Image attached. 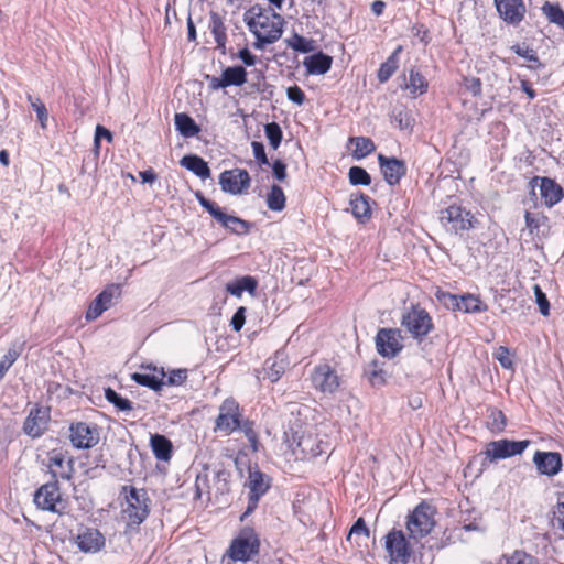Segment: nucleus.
Returning <instances> with one entry per match:
<instances>
[{"mask_svg":"<svg viewBox=\"0 0 564 564\" xmlns=\"http://www.w3.org/2000/svg\"><path fill=\"white\" fill-rule=\"evenodd\" d=\"M214 433L225 436L231 435L236 431H241L247 437L250 449L257 453L260 447L259 434L254 429V422L243 419V412L238 401L232 398H226L218 408V414L215 417Z\"/></svg>","mask_w":564,"mask_h":564,"instance_id":"nucleus-1","label":"nucleus"},{"mask_svg":"<svg viewBox=\"0 0 564 564\" xmlns=\"http://www.w3.org/2000/svg\"><path fill=\"white\" fill-rule=\"evenodd\" d=\"M249 31L256 36L254 47L263 48L265 44L276 42L282 33L284 19L273 9L253 6L245 13Z\"/></svg>","mask_w":564,"mask_h":564,"instance_id":"nucleus-2","label":"nucleus"},{"mask_svg":"<svg viewBox=\"0 0 564 564\" xmlns=\"http://www.w3.org/2000/svg\"><path fill=\"white\" fill-rule=\"evenodd\" d=\"M120 496L123 497L126 507L121 511L122 520L127 528L134 530L150 514V499L145 489H138L133 486L124 485L121 487Z\"/></svg>","mask_w":564,"mask_h":564,"instance_id":"nucleus-3","label":"nucleus"},{"mask_svg":"<svg viewBox=\"0 0 564 564\" xmlns=\"http://www.w3.org/2000/svg\"><path fill=\"white\" fill-rule=\"evenodd\" d=\"M310 387L322 397H334L343 388L344 379L337 369L323 360L315 365L307 377Z\"/></svg>","mask_w":564,"mask_h":564,"instance_id":"nucleus-4","label":"nucleus"},{"mask_svg":"<svg viewBox=\"0 0 564 564\" xmlns=\"http://www.w3.org/2000/svg\"><path fill=\"white\" fill-rule=\"evenodd\" d=\"M401 326L417 343H422L435 328L433 317L420 304H412L402 314Z\"/></svg>","mask_w":564,"mask_h":564,"instance_id":"nucleus-5","label":"nucleus"},{"mask_svg":"<svg viewBox=\"0 0 564 564\" xmlns=\"http://www.w3.org/2000/svg\"><path fill=\"white\" fill-rule=\"evenodd\" d=\"M437 511L434 506L423 500L408 516L405 528L410 538L414 541L427 536L436 524L435 516Z\"/></svg>","mask_w":564,"mask_h":564,"instance_id":"nucleus-6","label":"nucleus"},{"mask_svg":"<svg viewBox=\"0 0 564 564\" xmlns=\"http://www.w3.org/2000/svg\"><path fill=\"white\" fill-rule=\"evenodd\" d=\"M260 546L259 534L252 527L246 525L231 540L225 555L234 562H248L259 554Z\"/></svg>","mask_w":564,"mask_h":564,"instance_id":"nucleus-7","label":"nucleus"},{"mask_svg":"<svg viewBox=\"0 0 564 564\" xmlns=\"http://www.w3.org/2000/svg\"><path fill=\"white\" fill-rule=\"evenodd\" d=\"M388 564H408L414 553L411 538L403 530L392 528L383 536Z\"/></svg>","mask_w":564,"mask_h":564,"instance_id":"nucleus-8","label":"nucleus"},{"mask_svg":"<svg viewBox=\"0 0 564 564\" xmlns=\"http://www.w3.org/2000/svg\"><path fill=\"white\" fill-rule=\"evenodd\" d=\"M36 508L59 516L68 512V499L63 496L57 481H50L39 487L33 496Z\"/></svg>","mask_w":564,"mask_h":564,"instance_id":"nucleus-9","label":"nucleus"},{"mask_svg":"<svg viewBox=\"0 0 564 564\" xmlns=\"http://www.w3.org/2000/svg\"><path fill=\"white\" fill-rule=\"evenodd\" d=\"M440 221L442 226L456 235L469 231L478 224L475 215L457 204H452L440 213Z\"/></svg>","mask_w":564,"mask_h":564,"instance_id":"nucleus-10","label":"nucleus"},{"mask_svg":"<svg viewBox=\"0 0 564 564\" xmlns=\"http://www.w3.org/2000/svg\"><path fill=\"white\" fill-rule=\"evenodd\" d=\"M290 448L296 460H308L315 458L325 452V444L318 435L312 432L294 433L290 443Z\"/></svg>","mask_w":564,"mask_h":564,"instance_id":"nucleus-11","label":"nucleus"},{"mask_svg":"<svg viewBox=\"0 0 564 564\" xmlns=\"http://www.w3.org/2000/svg\"><path fill=\"white\" fill-rule=\"evenodd\" d=\"M195 197L200 206L205 208L224 228L238 235L248 232L249 225L246 220L232 215H227L217 205V203L207 199L200 191L195 193Z\"/></svg>","mask_w":564,"mask_h":564,"instance_id":"nucleus-12","label":"nucleus"},{"mask_svg":"<svg viewBox=\"0 0 564 564\" xmlns=\"http://www.w3.org/2000/svg\"><path fill=\"white\" fill-rule=\"evenodd\" d=\"M46 467L53 481L70 480L75 474L74 457L67 449L53 448L47 453Z\"/></svg>","mask_w":564,"mask_h":564,"instance_id":"nucleus-13","label":"nucleus"},{"mask_svg":"<svg viewBox=\"0 0 564 564\" xmlns=\"http://www.w3.org/2000/svg\"><path fill=\"white\" fill-rule=\"evenodd\" d=\"M50 422L51 408L42 403H34L23 422V433L31 438H39L48 430Z\"/></svg>","mask_w":564,"mask_h":564,"instance_id":"nucleus-14","label":"nucleus"},{"mask_svg":"<svg viewBox=\"0 0 564 564\" xmlns=\"http://www.w3.org/2000/svg\"><path fill=\"white\" fill-rule=\"evenodd\" d=\"M69 441L77 449H89L100 441V427L97 424L78 421L69 425Z\"/></svg>","mask_w":564,"mask_h":564,"instance_id":"nucleus-15","label":"nucleus"},{"mask_svg":"<svg viewBox=\"0 0 564 564\" xmlns=\"http://www.w3.org/2000/svg\"><path fill=\"white\" fill-rule=\"evenodd\" d=\"M530 444V440L511 441L503 438L499 441H491L486 445L484 455L489 462L505 459L522 454Z\"/></svg>","mask_w":564,"mask_h":564,"instance_id":"nucleus-16","label":"nucleus"},{"mask_svg":"<svg viewBox=\"0 0 564 564\" xmlns=\"http://www.w3.org/2000/svg\"><path fill=\"white\" fill-rule=\"evenodd\" d=\"M376 349L384 358H394L402 349V335L398 328H380L375 337Z\"/></svg>","mask_w":564,"mask_h":564,"instance_id":"nucleus-17","label":"nucleus"},{"mask_svg":"<svg viewBox=\"0 0 564 564\" xmlns=\"http://www.w3.org/2000/svg\"><path fill=\"white\" fill-rule=\"evenodd\" d=\"M532 191L539 186L543 204L551 208L564 198V188L553 178L546 176H533L529 182Z\"/></svg>","mask_w":564,"mask_h":564,"instance_id":"nucleus-18","label":"nucleus"},{"mask_svg":"<svg viewBox=\"0 0 564 564\" xmlns=\"http://www.w3.org/2000/svg\"><path fill=\"white\" fill-rule=\"evenodd\" d=\"M251 184L248 171L242 169L226 170L219 175V185L225 193L239 195L246 192Z\"/></svg>","mask_w":564,"mask_h":564,"instance_id":"nucleus-19","label":"nucleus"},{"mask_svg":"<svg viewBox=\"0 0 564 564\" xmlns=\"http://www.w3.org/2000/svg\"><path fill=\"white\" fill-rule=\"evenodd\" d=\"M499 18L507 24L517 26L525 18L527 8L523 0H494Z\"/></svg>","mask_w":564,"mask_h":564,"instance_id":"nucleus-20","label":"nucleus"},{"mask_svg":"<svg viewBox=\"0 0 564 564\" xmlns=\"http://www.w3.org/2000/svg\"><path fill=\"white\" fill-rule=\"evenodd\" d=\"M380 171L384 181L391 185H398L403 176L406 174V164L403 160L397 158H388L383 154L378 155Z\"/></svg>","mask_w":564,"mask_h":564,"instance_id":"nucleus-21","label":"nucleus"},{"mask_svg":"<svg viewBox=\"0 0 564 564\" xmlns=\"http://www.w3.org/2000/svg\"><path fill=\"white\" fill-rule=\"evenodd\" d=\"M533 463L539 474L553 477L562 470L563 460L557 452L536 451L533 455Z\"/></svg>","mask_w":564,"mask_h":564,"instance_id":"nucleus-22","label":"nucleus"},{"mask_svg":"<svg viewBox=\"0 0 564 564\" xmlns=\"http://www.w3.org/2000/svg\"><path fill=\"white\" fill-rule=\"evenodd\" d=\"M76 544L84 553H96L105 545V538L98 529L87 528L76 536Z\"/></svg>","mask_w":564,"mask_h":564,"instance_id":"nucleus-23","label":"nucleus"},{"mask_svg":"<svg viewBox=\"0 0 564 564\" xmlns=\"http://www.w3.org/2000/svg\"><path fill=\"white\" fill-rule=\"evenodd\" d=\"M113 285L106 288L95 297L86 311V321L90 322L97 319L106 310L110 307L113 297Z\"/></svg>","mask_w":564,"mask_h":564,"instance_id":"nucleus-24","label":"nucleus"},{"mask_svg":"<svg viewBox=\"0 0 564 564\" xmlns=\"http://www.w3.org/2000/svg\"><path fill=\"white\" fill-rule=\"evenodd\" d=\"M149 371L134 372L131 378L134 382L140 386L150 388L154 391H160L164 386V379L166 377L163 369L158 370L156 368H148Z\"/></svg>","mask_w":564,"mask_h":564,"instance_id":"nucleus-25","label":"nucleus"},{"mask_svg":"<svg viewBox=\"0 0 564 564\" xmlns=\"http://www.w3.org/2000/svg\"><path fill=\"white\" fill-rule=\"evenodd\" d=\"M525 227L532 236H546L550 232V218L542 212L524 214Z\"/></svg>","mask_w":564,"mask_h":564,"instance_id":"nucleus-26","label":"nucleus"},{"mask_svg":"<svg viewBox=\"0 0 564 564\" xmlns=\"http://www.w3.org/2000/svg\"><path fill=\"white\" fill-rule=\"evenodd\" d=\"M303 64L308 74L324 75L332 68L333 57L323 52H318L305 57Z\"/></svg>","mask_w":564,"mask_h":564,"instance_id":"nucleus-27","label":"nucleus"},{"mask_svg":"<svg viewBox=\"0 0 564 564\" xmlns=\"http://www.w3.org/2000/svg\"><path fill=\"white\" fill-rule=\"evenodd\" d=\"M403 52V46L398 45L390 54L386 62L381 63L377 72V78L380 84L387 83L391 76L398 70L400 66V54Z\"/></svg>","mask_w":564,"mask_h":564,"instance_id":"nucleus-28","label":"nucleus"},{"mask_svg":"<svg viewBox=\"0 0 564 564\" xmlns=\"http://www.w3.org/2000/svg\"><path fill=\"white\" fill-rule=\"evenodd\" d=\"M150 446L158 460L169 462L173 456V444L164 435L151 434Z\"/></svg>","mask_w":564,"mask_h":564,"instance_id":"nucleus-29","label":"nucleus"},{"mask_svg":"<svg viewBox=\"0 0 564 564\" xmlns=\"http://www.w3.org/2000/svg\"><path fill=\"white\" fill-rule=\"evenodd\" d=\"M180 164L202 180L210 177V169L207 162L196 154L184 155L181 159Z\"/></svg>","mask_w":564,"mask_h":564,"instance_id":"nucleus-30","label":"nucleus"},{"mask_svg":"<svg viewBox=\"0 0 564 564\" xmlns=\"http://www.w3.org/2000/svg\"><path fill=\"white\" fill-rule=\"evenodd\" d=\"M369 200V196L365 194H359L350 199L351 213L361 224H366L371 218L372 212Z\"/></svg>","mask_w":564,"mask_h":564,"instance_id":"nucleus-31","label":"nucleus"},{"mask_svg":"<svg viewBox=\"0 0 564 564\" xmlns=\"http://www.w3.org/2000/svg\"><path fill=\"white\" fill-rule=\"evenodd\" d=\"M412 98L424 95L429 89V82L425 76L416 68L409 72V82L405 85Z\"/></svg>","mask_w":564,"mask_h":564,"instance_id":"nucleus-32","label":"nucleus"},{"mask_svg":"<svg viewBox=\"0 0 564 564\" xmlns=\"http://www.w3.org/2000/svg\"><path fill=\"white\" fill-rule=\"evenodd\" d=\"M270 488L269 482L264 479V474L260 470L251 471L249 475V496L250 500L258 505L260 497H262Z\"/></svg>","mask_w":564,"mask_h":564,"instance_id":"nucleus-33","label":"nucleus"},{"mask_svg":"<svg viewBox=\"0 0 564 564\" xmlns=\"http://www.w3.org/2000/svg\"><path fill=\"white\" fill-rule=\"evenodd\" d=\"M174 123L176 127V130L184 137V138H192L199 133L200 128L194 119L188 116L185 112H177L174 116Z\"/></svg>","mask_w":564,"mask_h":564,"instance_id":"nucleus-34","label":"nucleus"},{"mask_svg":"<svg viewBox=\"0 0 564 564\" xmlns=\"http://www.w3.org/2000/svg\"><path fill=\"white\" fill-rule=\"evenodd\" d=\"M257 280L251 275H245L226 284V291L236 297H241L242 292L253 294L257 289Z\"/></svg>","mask_w":564,"mask_h":564,"instance_id":"nucleus-35","label":"nucleus"},{"mask_svg":"<svg viewBox=\"0 0 564 564\" xmlns=\"http://www.w3.org/2000/svg\"><path fill=\"white\" fill-rule=\"evenodd\" d=\"M348 144L354 147L352 156L356 160H361L376 150L375 142L367 137H350Z\"/></svg>","mask_w":564,"mask_h":564,"instance_id":"nucleus-36","label":"nucleus"},{"mask_svg":"<svg viewBox=\"0 0 564 564\" xmlns=\"http://www.w3.org/2000/svg\"><path fill=\"white\" fill-rule=\"evenodd\" d=\"M541 11L549 23L555 24L564 31V10L558 2L545 1L541 7Z\"/></svg>","mask_w":564,"mask_h":564,"instance_id":"nucleus-37","label":"nucleus"},{"mask_svg":"<svg viewBox=\"0 0 564 564\" xmlns=\"http://www.w3.org/2000/svg\"><path fill=\"white\" fill-rule=\"evenodd\" d=\"M488 306L480 300L478 295L466 293L459 296V308L457 311L464 313H481L486 312Z\"/></svg>","mask_w":564,"mask_h":564,"instance_id":"nucleus-38","label":"nucleus"},{"mask_svg":"<svg viewBox=\"0 0 564 564\" xmlns=\"http://www.w3.org/2000/svg\"><path fill=\"white\" fill-rule=\"evenodd\" d=\"M224 84L228 86H242L247 83L248 73L242 66H230L221 73Z\"/></svg>","mask_w":564,"mask_h":564,"instance_id":"nucleus-39","label":"nucleus"},{"mask_svg":"<svg viewBox=\"0 0 564 564\" xmlns=\"http://www.w3.org/2000/svg\"><path fill=\"white\" fill-rule=\"evenodd\" d=\"M286 46L295 52L310 53L315 50V41L313 39H306L299 33H293L285 40Z\"/></svg>","mask_w":564,"mask_h":564,"instance_id":"nucleus-40","label":"nucleus"},{"mask_svg":"<svg viewBox=\"0 0 564 564\" xmlns=\"http://www.w3.org/2000/svg\"><path fill=\"white\" fill-rule=\"evenodd\" d=\"M24 349V343L12 344L0 360V375L6 376L7 371L18 360Z\"/></svg>","mask_w":564,"mask_h":564,"instance_id":"nucleus-41","label":"nucleus"},{"mask_svg":"<svg viewBox=\"0 0 564 564\" xmlns=\"http://www.w3.org/2000/svg\"><path fill=\"white\" fill-rule=\"evenodd\" d=\"M285 195L281 186L272 185L267 195V205L268 208L273 212H281L285 208Z\"/></svg>","mask_w":564,"mask_h":564,"instance_id":"nucleus-42","label":"nucleus"},{"mask_svg":"<svg viewBox=\"0 0 564 564\" xmlns=\"http://www.w3.org/2000/svg\"><path fill=\"white\" fill-rule=\"evenodd\" d=\"M500 564H540V561L525 551L516 550L511 554H503Z\"/></svg>","mask_w":564,"mask_h":564,"instance_id":"nucleus-43","label":"nucleus"},{"mask_svg":"<svg viewBox=\"0 0 564 564\" xmlns=\"http://www.w3.org/2000/svg\"><path fill=\"white\" fill-rule=\"evenodd\" d=\"M105 398L118 411L130 412L133 409L132 402L129 399L123 398L110 387L105 389Z\"/></svg>","mask_w":564,"mask_h":564,"instance_id":"nucleus-44","label":"nucleus"},{"mask_svg":"<svg viewBox=\"0 0 564 564\" xmlns=\"http://www.w3.org/2000/svg\"><path fill=\"white\" fill-rule=\"evenodd\" d=\"M26 98L33 110L36 112L37 121L41 128L46 129L48 120V111L46 106L39 97L34 98L32 95H28Z\"/></svg>","mask_w":564,"mask_h":564,"instance_id":"nucleus-45","label":"nucleus"},{"mask_svg":"<svg viewBox=\"0 0 564 564\" xmlns=\"http://www.w3.org/2000/svg\"><path fill=\"white\" fill-rule=\"evenodd\" d=\"M436 300L443 304L447 310H452L453 312H457L459 308V296L452 294L447 291L437 288L434 293Z\"/></svg>","mask_w":564,"mask_h":564,"instance_id":"nucleus-46","label":"nucleus"},{"mask_svg":"<svg viewBox=\"0 0 564 564\" xmlns=\"http://www.w3.org/2000/svg\"><path fill=\"white\" fill-rule=\"evenodd\" d=\"M212 34L217 44V47L224 51L227 42L226 28L223 21L217 17L213 19Z\"/></svg>","mask_w":564,"mask_h":564,"instance_id":"nucleus-47","label":"nucleus"},{"mask_svg":"<svg viewBox=\"0 0 564 564\" xmlns=\"http://www.w3.org/2000/svg\"><path fill=\"white\" fill-rule=\"evenodd\" d=\"M264 132L272 149L276 150L282 141L283 133L276 122H270L264 126Z\"/></svg>","mask_w":564,"mask_h":564,"instance_id":"nucleus-48","label":"nucleus"},{"mask_svg":"<svg viewBox=\"0 0 564 564\" xmlns=\"http://www.w3.org/2000/svg\"><path fill=\"white\" fill-rule=\"evenodd\" d=\"M511 50L517 55L523 57L524 59H527L530 63H533L531 68H539L541 66L539 56L533 48L525 46V45L516 44V45L511 46Z\"/></svg>","mask_w":564,"mask_h":564,"instance_id":"nucleus-49","label":"nucleus"},{"mask_svg":"<svg viewBox=\"0 0 564 564\" xmlns=\"http://www.w3.org/2000/svg\"><path fill=\"white\" fill-rule=\"evenodd\" d=\"M507 426V417L501 410L491 409L488 427L491 432H502Z\"/></svg>","mask_w":564,"mask_h":564,"instance_id":"nucleus-50","label":"nucleus"},{"mask_svg":"<svg viewBox=\"0 0 564 564\" xmlns=\"http://www.w3.org/2000/svg\"><path fill=\"white\" fill-rule=\"evenodd\" d=\"M392 119L401 130H411L413 128L414 119L406 108L394 110Z\"/></svg>","mask_w":564,"mask_h":564,"instance_id":"nucleus-51","label":"nucleus"},{"mask_svg":"<svg viewBox=\"0 0 564 564\" xmlns=\"http://www.w3.org/2000/svg\"><path fill=\"white\" fill-rule=\"evenodd\" d=\"M349 182L352 185H369L371 183V176L369 173L360 166H352L348 172Z\"/></svg>","mask_w":564,"mask_h":564,"instance_id":"nucleus-52","label":"nucleus"},{"mask_svg":"<svg viewBox=\"0 0 564 564\" xmlns=\"http://www.w3.org/2000/svg\"><path fill=\"white\" fill-rule=\"evenodd\" d=\"M164 379V386H182L187 380L186 369L172 370Z\"/></svg>","mask_w":564,"mask_h":564,"instance_id":"nucleus-53","label":"nucleus"},{"mask_svg":"<svg viewBox=\"0 0 564 564\" xmlns=\"http://www.w3.org/2000/svg\"><path fill=\"white\" fill-rule=\"evenodd\" d=\"M494 357L499 361L502 368L511 369L513 367V360L510 356V350L505 346H499L494 352Z\"/></svg>","mask_w":564,"mask_h":564,"instance_id":"nucleus-54","label":"nucleus"},{"mask_svg":"<svg viewBox=\"0 0 564 564\" xmlns=\"http://www.w3.org/2000/svg\"><path fill=\"white\" fill-rule=\"evenodd\" d=\"M533 289H534V294H535L536 303H538L539 308H540V313L542 315H544V316H549V314H550V303H549V300H547L545 293L542 291V289L538 284H535Z\"/></svg>","mask_w":564,"mask_h":564,"instance_id":"nucleus-55","label":"nucleus"},{"mask_svg":"<svg viewBox=\"0 0 564 564\" xmlns=\"http://www.w3.org/2000/svg\"><path fill=\"white\" fill-rule=\"evenodd\" d=\"M286 96L289 100L296 104L297 106H302L306 99L305 93L297 85L289 87L286 89Z\"/></svg>","mask_w":564,"mask_h":564,"instance_id":"nucleus-56","label":"nucleus"},{"mask_svg":"<svg viewBox=\"0 0 564 564\" xmlns=\"http://www.w3.org/2000/svg\"><path fill=\"white\" fill-rule=\"evenodd\" d=\"M246 312L247 308L245 306H240L235 312L234 316L230 321V326L235 332H240L246 323Z\"/></svg>","mask_w":564,"mask_h":564,"instance_id":"nucleus-57","label":"nucleus"},{"mask_svg":"<svg viewBox=\"0 0 564 564\" xmlns=\"http://www.w3.org/2000/svg\"><path fill=\"white\" fill-rule=\"evenodd\" d=\"M251 148H252V151H253V156L257 160V162L260 165H268L269 164V160H268V156L265 154L264 145L261 142H259V141H252L251 142Z\"/></svg>","mask_w":564,"mask_h":564,"instance_id":"nucleus-58","label":"nucleus"},{"mask_svg":"<svg viewBox=\"0 0 564 564\" xmlns=\"http://www.w3.org/2000/svg\"><path fill=\"white\" fill-rule=\"evenodd\" d=\"M411 31H412V34L414 36L419 37L420 41L423 42L424 44L430 43V41H431L430 31L424 24L416 23L412 26Z\"/></svg>","mask_w":564,"mask_h":564,"instance_id":"nucleus-59","label":"nucleus"},{"mask_svg":"<svg viewBox=\"0 0 564 564\" xmlns=\"http://www.w3.org/2000/svg\"><path fill=\"white\" fill-rule=\"evenodd\" d=\"M368 380L372 387H381L386 384L384 372L382 369H373L368 375Z\"/></svg>","mask_w":564,"mask_h":564,"instance_id":"nucleus-60","label":"nucleus"},{"mask_svg":"<svg viewBox=\"0 0 564 564\" xmlns=\"http://www.w3.org/2000/svg\"><path fill=\"white\" fill-rule=\"evenodd\" d=\"M208 484V476L206 474L204 475H197L195 480V494L194 499H200L203 495V490L205 487H207Z\"/></svg>","mask_w":564,"mask_h":564,"instance_id":"nucleus-61","label":"nucleus"},{"mask_svg":"<svg viewBox=\"0 0 564 564\" xmlns=\"http://www.w3.org/2000/svg\"><path fill=\"white\" fill-rule=\"evenodd\" d=\"M273 175L279 181H284L286 178V165L281 160H275L272 164Z\"/></svg>","mask_w":564,"mask_h":564,"instance_id":"nucleus-62","label":"nucleus"},{"mask_svg":"<svg viewBox=\"0 0 564 564\" xmlns=\"http://www.w3.org/2000/svg\"><path fill=\"white\" fill-rule=\"evenodd\" d=\"M238 57L246 66H253L257 63V56L253 55L248 47H243L238 52Z\"/></svg>","mask_w":564,"mask_h":564,"instance_id":"nucleus-63","label":"nucleus"},{"mask_svg":"<svg viewBox=\"0 0 564 564\" xmlns=\"http://www.w3.org/2000/svg\"><path fill=\"white\" fill-rule=\"evenodd\" d=\"M553 525L564 532V502L557 505V510L554 513Z\"/></svg>","mask_w":564,"mask_h":564,"instance_id":"nucleus-64","label":"nucleus"}]
</instances>
